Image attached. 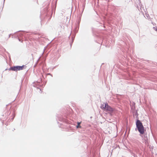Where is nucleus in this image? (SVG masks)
<instances>
[{"label": "nucleus", "instance_id": "1", "mask_svg": "<svg viewBox=\"0 0 157 157\" xmlns=\"http://www.w3.org/2000/svg\"><path fill=\"white\" fill-rule=\"evenodd\" d=\"M136 125L138 130L140 133L142 134L144 132V128L142 123L139 120H137L136 122Z\"/></svg>", "mask_w": 157, "mask_h": 157}, {"label": "nucleus", "instance_id": "2", "mask_svg": "<svg viewBox=\"0 0 157 157\" xmlns=\"http://www.w3.org/2000/svg\"><path fill=\"white\" fill-rule=\"evenodd\" d=\"M101 108L104 110L106 111H109L111 113H112L114 111V109L109 106L107 103L103 104L101 105Z\"/></svg>", "mask_w": 157, "mask_h": 157}, {"label": "nucleus", "instance_id": "3", "mask_svg": "<svg viewBox=\"0 0 157 157\" xmlns=\"http://www.w3.org/2000/svg\"><path fill=\"white\" fill-rule=\"evenodd\" d=\"M26 68V66L25 65H23L22 66H16L11 67L9 70H10L17 71H18L22 70Z\"/></svg>", "mask_w": 157, "mask_h": 157}, {"label": "nucleus", "instance_id": "4", "mask_svg": "<svg viewBox=\"0 0 157 157\" xmlns=\"http://www.w3.org/2000/svg\"><path fill=\"white\" fill-rule=\"evenodd\" d=\"M144 142L145 143V144H147L148 143V139L147 137H145V136H144Z\"/></svg>", "mask_w": 157, "mask_h": 157}, {"label": "nucleus", "instance_id": "5", "mask_svg": "<svg viewBox=\"0 0 157 157\" xmlns=\"http://www.w3.org/2000/svg\"><path fill=\"white\" fill-rule=\"evenodd\" d=\"M81 122H78V123H77L78 125L76 126V128H81V126L80 125V124H81Z\"/></svg>", "mask_w": 157, "mask_h": 157}]
</instances>
